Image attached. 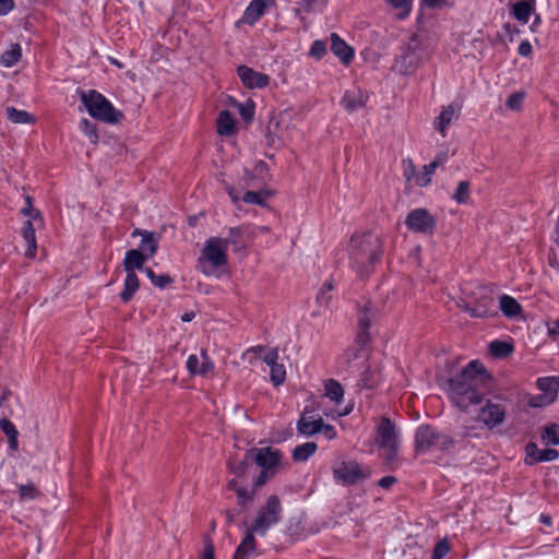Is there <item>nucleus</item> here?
I'll return each instance as SVG.
<instances>
[{
  "label": "nucleus",
  "mask_w": 559,
  "mask_h": 559,
  "mask_svg": "<svg viewBox=\"0 0 559 559\" xmlns=\"http://www.w3.org/2000/svg\"><path fill=\"white\" fill-rule=\"evenodd\" d=\"M547 399L548 397L546 395H544V393H540V394H537V395H532L528 399L527 404L531 407H545V406H548L551 403H554V401H547Z\"/></svg>",
  "instance_id": "864d4df0"
},
{
  "label": "nucleus",
  "mask_w": 559,
  "mask_h": 559,
  "mask_svg": "<svg viewBox=\"0 0 559 559\" xmlns=\"http://www.w3.org/2000/svg\"><path fill=\"white\" fill-rule=\"evenodd\" d=\"M492 379L481 364L471 361L460 373L448 380L447 392L452 403L462 411L483 403L490 392Z\"/></svg>",
  "instance_id": "f257e3e1"
},
{
  "label": "nucleus",
  "mask_w": 559,
  "mask_h": 559,
  "mask_svg": "<svg viewBox=\"0 0 559 559\" xmlns=\"http://www.w3.org/2000/svg\"><path fill=\"white\" fill-rule=\"evenodd\" d=\"M146 260V253H141L140 250L131 249L127 251L123 260L126 273H135V270H142Z\"/></svg>",
  "instance_id": "393cba45"
},
{
  "label": "nucleus",
  "mask_w": 559,
  "mask_h": 559,
  "mask_svg": "<svg viewBox=\"0 0 559 559\" xmlns=\"http://www.w3.org/2000/svg\"><path fill=\"white\" fill-rule=\"evenodd\" d=\"M7 117L13 123H34L35 118L25 110H20L14 107H7Z\"/></svg>",
  "instance_id": "e433bc0d"
},
{
  "label": "nucleus",
  "mask_w": 559,
  "mask_h": 559,
  "mask_svg": "<svg viewBox=\"0 0 559 559\" xmlns=\"http://www.w3.org/2000/svg\"><path fill=\"white\" fill-rule=\"evenodd\" d=\"M238 503L242 507L250 504L253 501L254 489L249 491L246 488H236Z\"/></svg>",
  "instance_id": "3c124183"
},
{
  "label": "nucleus",
  "mask_w": 559,
  "mask_h": 559,
  "mask_svg": "<svg viewBox=\"0 0 559 559\" xmlns=\"http://www.w3.org/2000/svg\"><path fill=\"white\" fill-rule=\"evenodd\" d=\"M405 224L414 233L430 235L436 228V218L426 209H415L406 216Z\"/></svg>",
  "instance_id": "f8f14e48"
},
{
  "label": "nucleus",
  "mask_w": 559,
  "mask_h": 559,
  "mask_svg": "<svg viewBox=\"0 0 559 559\" xmlns=\"http://www.w3.org/2000/svg\"><path fill=\"white\" fill-rule=\"evenodd\" d=\"M217 132L225 136H229L235 132V119L229 111L223 110L218 115Z\"/></svg>",
  "instance_id": "c85d7f7f"
},
{
  "label": "nucleus",
  "mask_w": 559,
  "mask_h": 559,
  "mask_svg": "<svg viewBox=\"0 0 559 559\" xmlns=\"http://www.w3.org/2000/svg\"><path fill=\"white\" fill-rule=\"evenodd\" d=\"M453 445V440L444 435H440L430 426L418 427L415 435V449L417 453H426L435 448L448 450Z\"/></svg>",
  "instance_id": "6e6552de"
},
{
  "label": "nucleus",
  "mask_w": 559,
  "mask_h": 559,
  "mask_svg": "<svg viewBox=\"0 0 559 559\" xmlns=\"http://www.w3.org/2000/svg\"><path fill=\"white\" fill-rule=\"evenodd\" d=\"M265 11V2L263 0H253L245 11L243 20L249 23H255Z\"/></svg>",
  "instance_id": "2f4dec72"
},
{
  "label": "nucleus",
  "mask_w": 559,
  "mask_h": 559,
  "mask_svg": "<svg viewBox=\"0 0 559 559\" xmlns=\"http://www.w3.org/2000/svg\"><path fill=\"white\" fill-rule=\"evenodd\" d=\"M286 378V370L284 365L276 364L275 366H272L271 368V381L274 385H280L285 381Z\"/></svg>",
  "instance_id": "a18cd8bd"
},
{
  "label": "nucleus",
  "mask_w": 559,
  "mask_h": 559,
  "mask_svg": "<svg viewBox=\"0 0 559 559\" xmlns=\"http://www.w3.org/2000/svg\"><path fill=\"white\" fill-rule=\"evenodd\" d=\"M142 236V241L140 245V251L141 253H146V259L152 258L158 248V238L155 236L154 233H150L146 230L141 229H134L132 233V236Z\"/></svg>",
  "instance_id": "5701e85b"
},
{
  "label": "nucleus",
  "mask_w": 559,
  "mask_h": 559,
  "mask_svg": "<svg viewBox=\"0 0 559 559\" xmlns=\"http://www.w3.org/2000/svg\"><path fill=\"white\" fill-rule=\"evenodd\" d=\"M264 362L272 368V366H275L278 360V350L276 348L270 349L263 357Z\"/></svg>",
  "instance_id": "338daca9"
},
{
  "label": "nucleus",
  "mask_w": 559,
  "mask_h": 559,
  "mask_svg": "<svg viewBox=\"0 0 559 559\" xmlns=\"http://www.w3.org/2000/svg\"><path fill=\"white\" fill-rule=\"evenodd\" d=\"M253 462V460H246V456L242 461L238 462H229V468L231 473H234L236 476H245L247 474V469L249 466V463Z\"/></svg>",
  "instance_id": "de8ad7c7"
},
{
  "label": "nucleus",
  "mask_w": 559,
  "mask_h": 559,
  "mask_svg": "<svg viewBox=\"0 0 559 559\" xmlns=\"http://www.w3.org/2000/svg\"><path fill=\"white\" fill-rule=\"evenodd\" d=\"M318 445L316 442H306L297 445L293 451V460L296 462H306L316 453Z\"/></svg>",
  "instance_id": "f704fd0d"
},
{
  "label": "nucleus",
  "mask_w": 559,
  "mask_h": 559,
  "mask_svg": "<svg viewBox=\"0 0 559 559\" xmlns=\"http://www.w3.org/2000/svg\"><path fill=\"white\" fill-rule=\"evenodd\" d=\"M17 490H19L21 501L34 500V499H37L40 495L39 490L36 488V486L33 483H28L25 485H19Z\"/></svg>",
  "instance_id": "ea45409f"
},
{
  "label": "nucleus",
  "mask_w": 559,
  "mask_h": 559,
  "mask_svg": "<svg viewBox=\"0 0 559 559\" xmlns=\"http://www.w3.org/2000/svg\"><path fill=\"white\" fill-rule=\"evenodd\" d=\"M448 160V154L441 153L438 156L435 157V159L423 167V171L416 176V186L418 187H426L430 183L432 175L435 174L436 169L443 165Z\"/></svg>",
  "instance_id": "a211bd4d"
},
{
  "label": "nucleus",
  "mask_w": 559,
  "mask_h": 559,
  "mask_svg": "<svg viewBox=\"0 0 559 559\" xmlns=\"http://www.w3.org/2000/svg\"><path fill=\"white\" fill-rule=\"evenodd\" d=\"M512 14L519 21H524V0H519L512 4Z\"/></svg>",
  "instance_id": "69168bd1"
},
{
  "label": "nucleus",
  "mask_w": 559,
  "mask_h": 559,
  "mask_svg": "<svg viewBox=\"0 0 559 559\" xmlns=\"http://www.w3.org/2000/svg\"><path fill=\"white\" fill-rule=\"evenodd\" d=\"M243 231L240 227H234L230 228L228 231V236L226 238H223V241H226V247L228 248L229 245H236L242 237Z\"/></svg>",
  "instance_id": "603ef678"
},
{
  "label": "nucleus",
  "mask_w": 559,
  "mask_h": 559,
  "mask_svg": "<svg viewBox=\"0 0 559 559\" xmlns=\"http://www.w3.org/2000/svg\"><path fill=\"white\" fill-rule=\"evenodd\" d=\"M226 241L221 237H210L198 259V269L206 276L213 275L215 270L227 264Z\"/></svg>",
  "instance_id": "7ed1b4c3"
},
{
  "label": "nucleus",
  "mask_w": 559,
  "mask_h": 559,
  "mask_svg": "<svg viewBox=\"0 0 559 559\" xmlns=\"http://www.w3.org/2000/svg\"><path fill=\"white\" fill-rule=\"evenodd\" d=\"M358 323H359L360 330H359V332L357 334V338H356L357 345L355 347L349 348L345 353V358H346L348 365H352V362H354L356 360H361V362L366 361V355L364 353L362 347L369 340V334H368L367 330L370 324V317L366 313H361L359 316Z\"/></svg>",
  "instance_id": "ddd939ff"
},
{
  "label": "nucleus",
  "mask_w": 559,
  "mask_h": 559,
  "mask_svg": "<svg viewBox=\"0 0 559 559\" xmlns=\"http://www.w3.org/2000/svg\"><path fill=\"white\" fill-rule=\"evenodd\" d=\"M499 308L508 318L520 317L522 312L520 302L509 295H501L499 297Z\"/></svg>",
  "instance_id": "bb28decb"
},
{
  "label": "nucleus",
  "mask_w": 559,
  "mask_h": 559,
  "mask_svg": "<svg viewBox=\"0 0 559 559\" xmlns=\"http://www.w3.org/2000/svg\"><path fill=\"white\" fill-rule=\"evenodd\" d=\"M426 57L427 52L421 48L420 40L413 36L401 57L396 60L395 68L403 74H411Z\"/></svg>",
  "instance_id": "1a4fd4ad"
},
{
  "label": "nucleus",
  "mask_w": 559,
  "mask_h": 559,
  "mask_svg": "<svg viewBox=\"0 0 559 559\" xmlns=\"http://www.w3.org/2000/svg\"><path fill=\"white\" fill-rule=\"evenodd\" d=\"M520 29L511 28L509 24L504 25L503 40L506 44L515 41V38H520Z\"/></svg>",
  "instance_id": "052dcab7"
},
{
  "label": "nucleus",
  "mask_w": 559,
  "mask_h": 559,
  "mask_svg": "<svg viewBox=\"0 0 559 559\" xmlns=\"http://www.w3.org/2000/svg\"><path fill=\"white\" fill-rule=\"evenodd\" d=\"M376 443L385 451L383 459L391 465L399 451V430L388 417H382L376 428Z\"/></svg>",
  "instance_id": "0eeeda50"
},
{
  "label": "nucleus",
  "mask_w": 559,
  "mask_h": 559,
  "mask_svg": "<svg viewBox=\"0 0 559 559\" xmlns=\"http://www.w3.org/2000/svg\"><path fill=\"white\" fill-rule=\"evenodd\" d=\"M559 459V451L555 449H545L542 450V455L537 457V461L540 462H551Z\"/></svg>",
  "instance_id": "e2e57ef3"
},
{
  "label": "nucleus",
  "mask_w": 559,
  "mask_h": 559,
  "mask_svg": "<svg viewBox=\"0 0 559 559\" xmlns=\"http://www.w3.org/2000/svg\"><path fill=\"white\" fill-rule=\"evenodd\" d=\"M281 459V451L271 447L251 448L246 452V460H253L262 468L260 475L254 480L255 488L263 486L275 474Z\"/></svg>",
  "instance_id": "20e7f679"
},
{
  "label": "nucleus",
  "mask_w": 559,
  "mask_h": 559,
  "mask_svg": "<svg viewBox=\"0 0 559 559\" xmlns=\"http://www.w3.org/2000/svg\"><path fill=\"white\" fill-rule=\"evenodd\" d=\"M320 432H322V435L328 439V440H333L336 438V430L333 426L329 425V424H324V421L322 420V427L320 428Z\"/></svg>",
  "instance_id": "774afa93"
},
{
  "label": "nucleus",
  "mask_w": 559,
  "mask_h": 559,
  "mask_svg": "<svg viewBox=\"0 0 559 559\" xmlns=\"http://www.w3.org/2000/svg\"><path fill=\"white\" fill-rule=\"evenodd\" d=\"M540 439L545 445L559 444V426L557 424H548L544 427Z\"/></svg>",
  "instance_id": "c9c22d12"
},
{
  "label": "nucleus",
  "mask_w": 559,
  "mask_h": 559,
  "mask_svg": "<svg viewBox=\"0 0 559 559\" xmlns=\"http://www.w3.org/2000/svg\"><path fill=\"white\" fill-rule=\"evenodd\" d=\"M334 477L344 485H355L369 476V469L361 467L355 461H343L333 468Z\"/></svg>",
  "instance_id": "9d476101"
},
{
  "label": "nucleus",
  "mask_w": 559,
  "mask_h": 559,
  "mask_svg": "<svg viewBox=\"0 0 559 559\" xmlns=\"http://www.w3.org/2000/svg\"><path fill=\"white\" fill-rule=\"evenodd\" d=\"M326 52V45L322 40L313 41L309 55L313 58L321 59Z\"/></svg>",
  "instance_id": "5fc2aeb1"
},
{
  "label": "nucleus",
  "mask_w": 559,
  "mask_h": 559,
  "mask_svg": "<svg viewBox=\"0 0 559 559\" xmlns=\"http://www.w3.org/2000/svg\"><path fill=\"white\" fill-rule=\"evenodd\" d=\"M379 382V374L376 370H372L369 366L360 374V379L357 385L361 389H372Z\"/></svg>",
  "instance_id": "4c0bfd02"
},
{
  "label": "nucleus",
  "mask_w": 559,
  "mask_h": 559,
  "mask_svg": "<svg viewBox=\"0 0 559 559\" xmlns=\"http://www.w3.org/2000/svg\"><path fill=\"white\" fill-rule=\"evenodd\" d=\"M488 347L495 358H506L513 352V344L506 341H492Z\"/></svg>",
  "instance_id": "72a5a7b5"
},
{
  "label": "nucleus",
  "mask_w": 559,
  "mask_h": 559,
  "mask_svg": "<svg viewBox=\"0 0 559 559\" xmlns=\"http://www.w3.org/2000/svg\"><path fill=\"white\" fill-rule=\"evenodd\" d=\"M394 8H399L403 11L401 16H405L409 13L412 8V0H386Z\"/></svg>",
  "instance_id": "bf43d9fd"
},
{
  "label": "nucleus",
  "mask_w": 559,
  "mask_h": 559,
  "mask_svg": "<svg viewBox=\"0 0 559 559\" xmlns=\"http://www.w3.org/2000/svg\"><path fill=\"white\" fill-rule=\"evenodd\" d=\"M25 202L26 205L21 210V213L25 216H29L34 222L43 224L41 214L33 207L32 198L29 195L25 198Z\"/></svg>",
  "instance_id": "c03bdc74"
},
{
  "label": "nucleus",
  "mask_w": 559,
  "mask_h": 559,
  "mask_svg": "<svg viewBox=\"0 0 559 559\" xmlns=\"http://www.w3.org/2000/svg\"><path fill=\"white\" fill-rule=\"evenodd\" d=\"M459 114L453 105H448L442 108L440 115L433 120V128L439 131L442 136H445V130L451 124Z\"/></svg>",
  "instance_id": "b1692460"
},
{
  "label": "nucleus",
  "mask_w": 559,
  "mask_h": 559,
  "mask_svg": "<svg viewBox=\"0 0 559 559\" xmlns=\"http://www.w3.org/2000/svg\"><path fill=\"white\" fill-rule=\"evenodd\" d=\"M282 519V504L277 496L272 495L262 507L253 522L247 527L254 535L265 536L272 525L277 524Z\"/></svg>",
  "instance_id": "423d86ee"
},
{
  "label": "nucleus",
  "mask_w": 559,
  "mask_h": 559,
  "mask_svg": "<svg viewBox=\"0 0 559 559\" xmlns=\"http://www.w3.org/2000/svg\"><path fill=\"white\" fill-rule=\"evenodd\" d=\"M286 120L287 115L282 114L269 121L266 129L272 143H274V138L284 141L288 136V123H286Z\"/></svg>",
  "instance_id": "412c9836"
},
{
  "label": "nucleus",
  "mask_w": 559,
  "mask_h": 559,
  "mask_svg": "<svg viewBox=\"0 0 559 559\" xmlns=\"http://www.w3.org/2000/svg\"><path fill=\"white\" fill-rule=\"evenodd\" d=\"M452 199L461 204L467 203L469 200V182L466 180L460 181L452 194Z\"/></svg>",
  "instance_id": "a19ab883"
},
{
  "label": "nucleus",
  "mask_w": 559,
  "mask_h": 559,
  "mask_svg": "<svg viewBox=\"0 0 559 559\" xmlns=\"http://www.w3.org/2000/svg\"><path fill=\"white\" fill-rule=\"evenodd\" d=\"M139 288V278L135 273H127L123 290L120 293L122 301L128 302Z\"/></svg>",
  "instance_id": "473e14b6"
},
{
  "label": "nucleus",
  "mask_w": 559,
  "mask_h": 559,
  "mask_svg": "<svg viewBox=\"0 0 559 559\" xmlns=\"http://www.w3.org/2000/svg\"><path fill=\"white\" fill-rule=\"evenodd\" d=\"M187 369L192 376L205 377L214 369V364L205 350H201L200 356L190 355L187 360Z\"/></svg>",
  "instance_id": "2eb2a0df"
},
{
  "label": "nucleus",
  "mask_w": 559,
  "mask_h": 559,
  "mask_svg": "<svg viewBox=\"0 0 559 559\" xmlns=\"http://www.w3.org/2000/svg\"><path fill=\"white\" fill-rule=\"evenodd\" d=\"M214 545L210 537H204V549L200 559H214Z\"/></svg>",
  "instance_id": "680f3d73"
},
{
  "label": "nucleus",
  "mask_w": 559,
  "mask_h": 559,
  "mask_svg": "<svg viewBox=\"0 0 559 559\" xmlns=\"http://www.w3.org/2000/svg\"><path fill=\"white\" fill-rule=\"evenodd\" d=\"M22 58V48L19 44H13L8 50L0 56V64L5 68H11L16 64Z\"/></svg>",
  "instance_id": "c756f323"
},
{
  "label": "nucleus",
  "mask_w": 559,
  "mask_h": 559,
  "mask_svg": "<svg viewBox=\"0 0 559 559\" xmlns=\"http://www.w3.org/2000/svg\"><path fill=\"white\" fill-rule=\"evenodd\" d=\"M524 96L522 93H513L507 100V107L511 110H520L522 107Z\"/></svg>",
  "instance_id": "6e6d98bb"
},
{
  "label": "nucleus",
  "mask_w": 559,
  "mask_h": 559,
  "mask_svg": "<svg viewBox=\"0 0 559 559\" xmlns=\"http://www.w3.org/2000/svg\"><path fill=\"white\" fill-rule=\"evenodd\" d=\"M81 99L93 118L116 123L122 117V114L116 110L105 96L94 90L82 92Z\"/></svg>",
  "instance_id": "39448f33"
},
{
  "label": "nucleus",
  "mask_w": 559,
  "mask_h": 559,
  "mask_svg": "<svg viewBox=\"0 0 559 559\" xmlns=\"http://www.w3.org/2000/svg\"><path fill=\"white\" fill-rule=\"evenodd\" d=\"M450 550V546L447 540L439 542L435 549L431 559H442Z\"/></svg>",
  "instance_id": "13d9d810"
},
{
  "label": "nucleus",
  "mask_w": 559,
  "mask_h": 559,
  "mask_svg": "<svg viewBox=\"0 0 559 559\" xmlns=\"http://www.w3.org/2000/svg\"><path fill=\"white\" fill-rule=\"evenodd\" d=\"M542 455V450L537 448L535 443L526 444V459L531 460V463H537V457Z\"/></svg>",
  "instance_id": "0e129e2a"
},
{
  "label": "nucleus",
  "mask_w": 559,
  "mask_h": 559,
  "mask_svg": "<svg viewBox=\"0 0 559 559\" xmlns=\"http://www.w3.org/2000/svg\"><path fill=\"white\" fill-rule=\"evenodd\" d=\"M22 235L27 243L25 255L31 259L35 258L37 245L35 237V227L33 225L32 218L25 222Z\"/></svg>",
  "instance_id": "cd10ccee"
},
{
  "label": "nucleus",
  "mask_w": 559,
  "mask_h": 559,
  "mask_svg": "<svg viewBox=\"0 0 559 559\" xmlns=\"http://www.w3.org/2000/svg\"><path fill=\"white\" fill-rule=\"evenodd\" d=\"M325 394L332 401L340 402L343 399L344 390L337 381L331 379L325 383Z\"/></svg>",
  "instance_id": "58836bf2"
},
{
  "label": "nucleus",
  "mask_w": 559,
  "mask_h": 559,
  "mask_svg": "<svg viewBox=\"0 0 559 559\" xmlns=\"http://www.w3.org/2000/svg\"><path fill=\"white\" fill-rule=\"evenodd\" d=\"M265 192L248 191L243 194L242 200L249 204H258L261 206L265 205Z\"/></svg>",
  "instance_id": "49530a36"
},
{
  "label": "nucleus",
  "mask_w": 559,
  "mask_h": 559,
  "mask_svg": "<svg viewBox=\"0 0 559 559\" xmlns=\"http://www.w3.org/2000/svg\"><path fill=\"white\" fill-rule=\"evenodd\" d=\"M144 272L147 275V277L152 281V283L159 288H165L173 282L170 276L166 274L156 275L150 267L144 269Z\"/></svg>",
  "instance_id": "37998d69"
},
{
  "label": "nucleus",
  "mask_w": 559,
  "mask_h": 559,
  "mask_svg": "<svg viewBox=\"0 0 559 559\" xmlns=\"http://www.w3.org/2000/svg\"><path fill=\"white\" fill-rule=\"evenodd\" d=\"M259 555L254 534L246 528L245 537L236 548L233 559H250Z\"/></svg>",
  "instance_id": "f3484780"
},
{
  "label": "nucleus",
  "mask_w": 559,
  "mask_h": 559,
  "mask_svg": "<svg viewBox=\"0 0 559 559\" xmlns=\"http://www.w3.org/2000/svg\"><path fill=\"white\" fill-rule=\"evenodd\" d=\"M534 15L531 28L534 29L540 21L539 16L535 14V0H526V24L530 22L531 16Z\"/></svg>",
  "instance_id": "4d7b16f0"
},
{
  "label": "nucleus",
  "mask_w": 559,
  "mask_h": 559,
  "mask_svg": "<svg viewBox=\"0 0 559 559\" xmlns=\"http://www.w3.org/2000/svg\"><path fill=\"white\" fill-rule=\"evenodd\" d=\"M367 99V94H365L360 88H354L345 92L342 98V105L347 111L353 112L362 108L366 105Z\"/></svg>",
  "instance_id": "6ab92c4d"
},
{
  "label": "nucleus",
  "mask_w": 559,
  "mask_h": 559,
  "mask_svg": "<svg viewBox=\"0 0 559 559\" xmlns=\"http://www.w3.org/2000/svg\"><path fill=\"white\" fill-rule=\"evenodd\" d=\"M333 289V285L331 282H326L320 292L317 295V301L321 306H328L331 300V290Z\"/></svg>",
  "instance_id": "09e8293b"
},
{
  "label": "nucleus",
  "mask_w": 559,
  "mask_h": 559,
  "mask_svg": "<svg viewBox=\"0 0 559 559\" xmlns=\"http://www.w3.org/2000/svg\"><path fill=\"white\" fill-rule=\"evenodd\" d=\"M353 267L360 277L369 275L372 265L382 254V241L379 235L364 233L354 235L348 246Z\"/></svg>",
  "instance_id": "f03ea898"
},
{
  "label": "nucleus",
  "mask_w": 559,
  "mask_h": 559,
  "mask_svg": "<svg viewBox=\"0 0 559 559\" xmlns=\"http://www.w3.org/2000/svg\"><path fill=\"white\" fill-rule=\"evenodd\" d=\"M322 420V417L313 418V416H308L307 412L305 411L297 421V431L302 436L311 437L320 432Z\"/></svg>",
  "instance_id": "aec40b11"
},
{
  "label": "nucleus",
  "mask_w": 559,
  "mask_h": 559,
  "mask_svg": "<svg viewBox=\"0 0 559 559\" xmlns=\"http://www.w3.org/2000/svg\"><path fill=\"white\" fill-rule=\"evenodd\" d=\"M504 405L499 401L487 399L486 403L480 405L476 419L491 429L500 425L504 420Z\"/></svg>",
  "instance_id": "9b49d317"
},
{
  "label": "nucleus",
  "mask_w": 559,
  "mask_h": 559,
  "mask_svg": "<svg viewBox=\"0 0 559 559\" xmlns=\"http://www.w3.org/2000/svg\"><path fill=\"white\" fill-rule=\"evenodd\" d=\"M331 50L333 53L340 58V60L348 64L353 57H354V50L352 47H349L337 34L332 33L331 34Z\"/></svg>",
  "instance_id": "4be33fe9"
},
{
  "label": "nucleus",
  "mask_w": 559,
  "mask_h": 559,
  "mask_svg": "<svg viewBox=\"0 0 559 559\" xmlns=\"http://www.w3.org/2000/svg\"><path fill=\"white\" fill-rule=\"evenodd\" d=\"M537 389L546 395L547 401H556L559 390V377H544L536 381Z\"/></svg>",
  "instance_id": "a878e982"
},
{
  "label": "nucleus",
  "mask_w": 559,
  "mask_h": 559,
  "mask_svg": "<svg viewBox=\"0 0 559 559\" xmlns=\"http://www.w3.org/2000/svg\"><path fill=\"white\" fill-rule=\"evenodd\" d=\"M473 304L475 305L473 308V317L475 318L489 317L497 313L492 289L488 286L480 287L474 293Z\"/></svg>",
  "instance_id": "4468645a"
},
{
  "label": "nucleus",
  "mask_w": 559,
  "mask_h": 559,
  "mask_svg": "<svg viewBox=\"0 0 559 559\" xmlns=\"http://www.w3.org/2000/svg\"><path fill=\"white\" fill-rule=\"evenodd\" d=\"M0 428H1L2 432L8 438L9 448L12 451H16L19 448V442H17L19 431L16 430L15 426L8 418H2L0 420Z\"/></svg>",
  "instance_id": "7c9ffc66"
},
{
  "label": "nucleus",
  "mask_w": 559,
  "mask_h": 559,
  "mask_svg": "<svg viewBox=\"0 0 559 559\" xmlns=\"http://www.w3.org/2000/svg\"><path fill=\"white\" fill-rule=\"evenodd\" d=\"M237 72L242 84L248 88H262L265 87L270 82L269 75L255 72L247 66L238 67Z\"/></svg>",
  "instance_id": "dca6fc26"
},
{
  "label": "nucleus",
  "mask_w": 559,
  "mask_h": 559,
  "mask_svg": "<svg viewBox=\"0 0 559 559\" xmlns=\"http://www.w3.org/2000/svg\"><path fill=\"white\" fill-rule=\"evenodd\" d=\"M402 168L406 182H414L416 185V176H418L419 173H417L416 166L414 165L413 160L411 158L403 159Z\"/></svg>",
  "instance_id": "79ce46f5"
},
{
  "label": "nucleus",
  "mask_w": 559,
  "mask_h": 559,
  "mask_svg": "<svg viewBox=\"0 0 559 559\" xmlns=\"http://www.w3.org/2000/svg\"><path fill=\"white\" fill-rule=\"evenodd\" d=\"M80 129L88 136L91 142H93V143L97 142L98 135L96 132V128L91 121H88L87 119H83L80 122Z\"/></svg>",
  "instance_id": "8fccbe9b"
}]
</instances>
